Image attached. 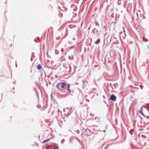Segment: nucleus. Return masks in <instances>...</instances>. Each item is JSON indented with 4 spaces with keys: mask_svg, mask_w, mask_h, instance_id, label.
Here are the masks:
<instances>
[{
    "mask_svg": "<svg viewBox=\"0 0 149 149\" xmlns=\"http://www.w3.org/2000/svg\"><path fill=\"white\" fill-rule=\"evenodd\" d=\"M66 85L64 83L60 82L57 84L56 87L59 90L63 91L66 89Z\"/></svg>",
    "mask_w": 149,
    "mask_h": 149,
    "instance_id": "nucleus-1",
    "label": "nucleus"
},
{
    "mask_svg": "<svg viewBox=\"0 0 149 149\" xmlns=\"http://www.w3.org/2000/svg\"><path fill=\"white\" fill-rule=\"evenodd\" d=\"M139 113L140 114H141V115H142L143 116H145L144 115V114L143 113L142 111V109H141L139 111Z\"/></svg>",
    "mask_w": 149,
    "mask_h": 149,
    "instance_id": "nucleus-5",
    "label": "nucleus"
},
{
    "mask_svg": "<svg viewBox=\"0 0 149 149\" xmlns=\"http://www.w3.org/2000/svg\"><path fill=\"white\" fill-rule=\"evenodd\" d=\"M116 96L113 95H111L110 99L113 101H115L116 100Z\"/></svg>",
    "mask_w": 149,
    "mask_h": 149,
    "instance_id": "nucleus-2",
    "label": "nucleus"
},
{
    "mask_svg": "<svg viewBox=\"0 0 149 149\" xmlns=\"http://www.w3.org/2000/svg\"><path fill=\"white\" fill-rule=\"evenodd\" d=\"M42 68V67L40 64H39L37 66V68L38 70H40L41 68Z\"/></svg>",
    "mask_w": 149,
    "mask_h": 149,
    "instance_id": "nucleus-3",
    "label": "nucleus"
},
{
    "mask_svg": "<svg viewBox=\"0 0 149 149\" xmlns=\"http://www.w3.org/2000/svg\"><path fill=\"white\" fill-rule=\"evenodd\" d=\"M103 131L104 132H106V130H104Z\"/></svg>",
    "mask_w": 149,
    "mask_h": 149,
    "instance_id": "nucleus-9",
    "label": "nucleus"
},
{
    "mask_svg": "<svg viewBox=\"0 0 149 149\" xmlns=\"http://www.w3.org/2000/svg\"><path fill=\"white\" fill-rule=\"evenodd\" d=\"M50 139H51V138H49V139H48L47 140H44V141H43L42 142V143H44L45 142L49 141L50 140Z\"/></svg>",
    "mask_w": 149,
    "mask_h": 149,
    "instance_id": "nucleus-6",
    "label": "nucleus"
},
{
    "mask_svg": "<svg viewBox=\"0 0 149 149\" xmlns=\"http://www.w3.org/2000/svg\"><path fill=\"white\" fill-rule=\"evenodd\" d=\"M140 10H138V12H137V14H138V13H139L140 14H140Z\"/></svg>",
    "mask_w": 149,
    "mask_h": 149,
    "instance_id": "nucleus-8",
    "label": "nucleus"
},
{
    "mask_svg": "<svg viewBox=\"0 0 149 149\" xmlns=\"http://www.w3.org/2000/svg\"><path fill=\"white\" fill-rule=\"evenodd\" d=\"M30 72H31H31H32V70H31H31Z\"/></svg>",
    "mask_w": 149,
    "mask_h": 149,
    "instance_id": "nucleus-11",
    "label": "nucleus"
},
{
    "mask_svg": "<svg viewBox=\"0 0 149 149\" xmlns=\"http://www.w3.org/2000/svg\"><path fill=\"white\" fill-rule=\"evenodd\" d=\"M147 118H148V119H149V117H148V116H147Z\"/></svg>",
    "mask_w": 149,
    "mask_h": 149,
    "instance_id": "nucleus-10",
    "label": "nucleus"
},
{
    "mask_svg": "<svg viewBox=\"0 0 149 149\" xmlns=\"http://www.w3.org/2000/svg\"><path fill=\"white\" fill-rule=\"evenodd\" d=\"M86 135V136H88V135H87V134H86V135Z\"/></svg>",
    "mask_w": 149,
    "mask_h": 149,
    "instance_id": "nucleus-12",
    "label": "nucleus"
},
{
    "mask_svg": "<svg viewBox=\"0 0 149 149\" xmlns=\"http://www.w3.org/2000/svg\"><path fill=\"white\" fill-rule=\"evenodd\" d=\"M67 85H68V88H67V90L68 91H70V89L69 88L70 86V85L69 84H68Z\"/></svg>",
    "mask_w": 149,
    "mask_h": 149,
    "instance_id": "nucleus-7",
    "label": "nucleus"
},
{
    "mask_svg": "<svg viewBox=\"0 0 149 149\" xmlns=\"http://www.w3.org/2000/svg\"><path fill=\"white\" fill-rule=\"evenodd\" d=\"M100 42V39H98L95 42V43L96 44H97L99 43Z\"/></svg>",
    "mask_w": 149,
    "mask_h": 149,
    "instance_id": "nucleus-4",
    "label": "nucleus"
}]
</instances>
